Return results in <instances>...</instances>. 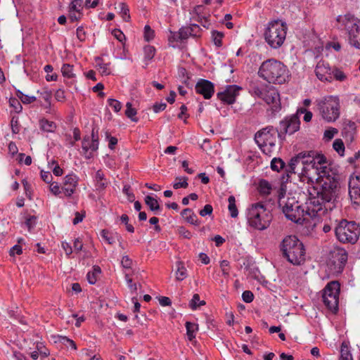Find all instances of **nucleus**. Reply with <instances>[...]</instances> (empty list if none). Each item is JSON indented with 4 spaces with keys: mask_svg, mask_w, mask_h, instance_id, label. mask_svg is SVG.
Listing matches in <instances>:
<instances>
[{
    "mask_svg": "<svg viewBox=\"0 0 360 360\" xmlns=\"http://www.w3.org/2000/svg\"><path fill=\"white\" fill-rule=\"evenodd\" d=\"M82 148L86 158L92 157L91 152H95L98 149V143L94 141H91L89 136H85L82 142Z\"/></svg>",
    "mask_w": 360,
    "mask_h": 360,
    "instance_id": "nucleus-20",
    "label": "nucleus"
},
{
    "mask_svg": "<svg viewBox=\"0 0 360 360\" xmlns=\"http://www.w3.org/2000/svg\"><path fill=\"white\" fill-rule=\"evenodd\" d=\"M101 273V269L98 266H94L93 271L89 272L86 275L87 280L90 284L96 283L98 276Z\"/></svg>",
    "mask_w": 360,
    "mask_h": 360,
    "instance_id": "nucleus-34",
    "label": "nucleus"
},
{
    "mask_svg": "<svg viewBox=\"0 0 360 360\" xmlns=\"http://www.w3.org/2000/svg\"><path fill=\"white\" fill-rule=\"evenodd\" d=\"M127 109L125 110V115L129 118L131 121L137 122L138 118L136 117V110L132 108V105L130 102H127L126 104Z\"/></svg>",
    "mask_w": 360,
    "mask_h": 360,
    "instance_id": "nucleus-35",
    "label": "nucleus"
},
{
    "mask_svg": "<svg viewBox=\"0 0 360 360\" xmlns=\"http://www.w3.org/2000/svg\"><path fill=\"white\" fill-rule=\"evenodd\" d=\"M349 194L352 199L357 200L360 197V188L359 186H352V183L349 185Z\"/></svg>",
    "mask_w": 360,
    "mask_h": 360,
    "instance_id": "nucleus-45",
    "label": "nucleus"
},
{
    "mask_svg": "<svg viewBox=\"0 0 360 360\" xmlns=\"http://www.w3.org/2000/svg\"><path fill=\"white\" fill-rule=\"evenodd\" d=\"M246 218L249 226L258 231H264L270 226L273 216L266 205L259 202L252 204L247 209Z\"/></svg>",
    "mask_w": 360,
    "mask_h": 360,
    "instance_id": "nucleus-4",
    "label": "nucleus"
},
{
    "mask_svg": "<svg viewBox=\"0 0 360 360\" xmlns=\"http://www.w3.org/2000/svg\"><path fill=\"white\" fill-rule=\"evenodd\" d=\"M37 218L34 216H30L25 221V225L27 226L29 231L33 228L36 224Z\"/></svg>",
    "mask_w": 360,
    "mask_h": 360,
    "instance_id": "nucleus-62",
    "label": "nucleus"
},
{
    "mask_svg": "<svg viewBox=\"0 0 360 360\" xmlns=\"http://www.w3.org/2000/svg\"><path fill=\"white\" fill-rule=\"evenodd\" d=\"M266 104L270 105V109L273 113L278 112L281 108L280 95L275 89H269L265 91L262 98Z\"/></svg>",
    "mask_w": 360,
    "mask_h": 360,
    "instance_id": "nucleus-16",
    "label": "nucleus"
},
{
    "mask_svg": "<svg viewBox=\"0 0 360 360\" xmlns=\"http://www.w3.org/2000/svg\"><path fill=\"white\" fill-rule=\"evenodd\" d=\"M317 109L322 118L328 122L340 117V100L338 96H327L316 101Z\"/></svg>",
    "mask_w": 360,
    "mask_h": 360,
    "instance_id": "nucleus-9",
    "label": "nucleus"
},
{
    "mask_svg": "<svg viewBox=\"0 0 360 360\" xmlns=\"http://www.w3.org/2000/svg\"><path fill=\"white\" fill-rule=\"evenodd\" d=\"M18 156L20 162L24 161V163L27 166L32 164V158L30 156H25L24 153H20Z\"/></svg>",
    "mask_w": 360,
    "mask_h": 360,
    "instance_id": "nucleus-61",
    "label": "nucleus"
},
{
    "mask_svg": "<svg viewBox=\"0 0 360 360\" xmlns=\"http://www.w3.org/2000/svg\"><path fill=\"white\" fill-rule=\"evenodd\" d=\"M220 267L221 269L222 274L224 276H228L229 275V262L227 260H222L220 262Z\"/></svg>",
    "mask_w": 360,
    "mask_h": 360,
    "instance_id": "nucleus-52",
    "label": "nucleus"
},
{
    "mask_svg": "<svg viewBox=\"0 0 360 360\" xmlns=\"http://www.w3.org/2000/svg\"><path fill=\"white\" fill-rule=\"evenodd\" d=\"M205 304V301L200 300V296L198 294H194L193 298L191 299L189 306L192 309H196L197 307L200 306H202Z\"/></svg>",
    "mask_w": 360,
    "mask_h": 360,
    "instance_id": "nucleus-40",
    "label": "nucleus"
},
{
    "mask_svg": "<svg viewBox=\"0 0 360 360\" xmlns=\"http://www.w3.org/2000/svg\"><path fill=\"white\" fill-rule=\"evenodd\" d=\"M183 218L189 224L195 226L200 225V221L198 220L196 214L190 208H186L182 210L181 213Z\"/></svg>",
    "mask_w": 360,
    "mask_h": 360,
    "instance_id": "nucleus-22",
    "label": "nucleus"
},
{
    "mask_svg": "<svg viewBox=\"0 0 360 360\" xmlns=\"http://www.w3.org/2000/svg\"><path fill=\"white\" fill-rule=\"evenodd\" d=\"M333 147L340 155H343L345 151V145L341 139H335L333 142Z\"/></svg>",
    "mask_w": 360,
    "mask_h": 360,
    "instance_id": "nucleus-46",
    "label": "nucleus"
},
{
    "mask_svg": "<svg viewBox=\"0 0 360 360\" xmlns=\"http://www.w3.org/2000/svg\"><path fill=\"white\" fill-rule=\"evenodd\" d=\"M212 37L214 41V44L220 47L222 45V38L224 37V34L221 32H219L217 30H213L212 32Z\"/></svg>",
    "mask_w": 360,
    "mask_h": 360,
    "instance_id": "nucleus-43",
    "label": "nucleus"
},
{
    "mask_svg": "<svg viewBox=\"0 0 360 360\" xmlns=\"http://www.w3.org/2000/svg\"><path fill=\"white\" fill-rule=\"evenodd\" d=\"M287 29L286 23L281 20L269 22L264 32L266 43L273 49L281 47L285 40Z\"/></svg>",
    "mask_w": 360,
    "mask_h": 360,
    "instance_id": "nucleus-8",
    "label": "nucleus"
},
{
    "mask_svg": "<svg viewBox=\"0 0 360 360\" xmlns=\"http://www.w3.org/2000/svg\"><path fill=\"white\" fill-rule=\"evenodd\" d=\"M178 75L179 76V77H181L183 79H184V83L186 85V86H188V80L189 79V77L188 75V72H187V70L186 68H179L178 69Z\"/></svg>",
    "mask_w": 360,
    "mask_h": 360,
    "instance_id": "nucleus-50",
    "label": "nucleus"
},
{
    "mask_svg": "<svg viewBox=\"0 0 360 360\" xmlns=\"http://www.w3.org/2000/svg\"><path fill=\"white\" fill-rule=\"evenodd\" d=\"M179 38L183 40L191 37V32L188 27H182L179 30Z\"/></svg>",
    "mask_w": 360,
    "mask_h": 360,
    "instance_id": "nucleus-51",
    "label": "nucleus"
},
{
    "mask_svg": "<svg viewBox=\"0 0 360 360\" xmlns=\"http://www.w3.org/2000/svg\"><path fill=\"white\" fill-rule=\"evenodd\" d=\"M195 89L196 93L202 95L205 99L211 98L214 93V84L205 79H200L196 83Z\"/></svg>",
    "mask_w": 360,
    "mask_h": 360,
    "instance_id": "nucleus-17",
    "label": "nucleus"
},
{
    "mask_svg": "<svg viewBox=\"0 0 360 360\" xmlns=\"http://www.w3.org/2000/svg\"><path fill=\"white\" fill-rule=\"evenodd\" d=\"M144 58L148 60H150L153 58L155 53V49L154 46L147 45L143 49Z\"/></svg>",
    "mask_w": 360,
    "mask_h": 360,
    "instance_id": "nucleus-44",
    "label": "nucleus"
},
{
    "mask_svg": "<svg viewBox=\"0 0 360 360\" xmlns=\"http://www.w3.org/2000/svg\"><path fill=\"white\" fill-rule=\"evenodd\" d=\"M120 11L119 13L122 18V19L125 22H129L130 20V15H129V8L128 6L124 2H121L118 5Z\"/></svg>",
    "mask_w": 360,
    "mask_h": 360,
    "instance_id": "nucleus-33",
    "label": "nucleus"
},
{
    "mask_svg": "<svg viewBox=\"0 0 360 360\" xmlns=\"http://www.w3.org/2000/svg\"><path fill=\"white\" fill-rule=\"evenodd\" d=\"M186 334L188 339L192 341L195 338V332L198 330V325L192 322H186Z\"/></svg>",
    "mask_w": 360,
    "mask_h": 360,
    "instance_id": "nucleus-27",
    "label": "nucleus"
},
{
    "mask_svg": "<svg viewBox=\"0 0 360 360\" xmlns=\"http://www.w3.org/2000/svg\"><path fill=\"white\" fill-rule=\"evenodd\" d=\"M187 177H176V182L173 184V188L174 189H179L180 188H186L188 187V184L187 182Z\"/></svg>",
    "mask_w": 360,
    "mask_h": 360,
    "instance_id": "nucleus-39",
    "label": "nucleus"
},
{
    "mask_svg": "<svg viewBox=\"0 0 360 360\" xmlns=\"http://www.w3.org/2000/svg\"><path fill=\"white\" fill-rule=\"evenodd\" d=\"M338 21L342 22L347 31L350 44L360 49V20L349 13L339 16Z\"/></svg>",
    "mask_w": 360,
    "mask_h": 360,
    "instance_id": "nucleus-12",
    "label": "nucleus"
},
{
    "mask_svg": "<svg viewBox=\"0 0 360 360\" xmlns=\"http://www.w3.org/2000/svg\"><path fill=\"white\" fill-rule=\"evenodd\" d=\"M9 103L10 105L14 108L18 112L21 110L22 106L18 99L10 98Z\"/></svg>",
    "mask_w": 360,
    "mask_h": 360,
    "instance_id": "nucleus-64",
    "label": "nucleus"
},
{
    "mask_svg": "<svg viewBox=\"0 0 360 360\" xmlns=\"http://www.w3.org/2000/svg\"><path fill=\"white\" fill-rule=\"evenodd\" d=\"M176 270L175 271L176 279L179 281L184 280L187 276V269H186L184 264L182 261H178L176 262Z\"/></svg>",
    "mask_w": 360,
    "mask_h": 360,
    "instance_id": "nucleus-24",
    "label": "nucleus"
},
{
    "mask_svg": "<svg viewBox=\"0 0 360 360\" xmlns=\"http://www.w3.org/2000/svg\"><path fill=\"white\" fill-rule=\"evenodd\" d=\"M108 103L115 112H120L122 108V103L117 100L109 98L108 100Z\"/></svg>",
    "mask_w": 360,
    "mask_h": 360,
    "instance_id": "nucleus-47",
    "label": "nucleus"
},
{
    "mask_svg": "<svg viewBox=\"0 0 360 360\" xmlns=\"http://www.w3.org/2000/svg\"><path fill=\"white\" fill-rule=\"evenodd\" d=\"M84 4L83 0H72L68 6L69 12H76L77 13L83 14Z\"/></svg>",
    "mask_w": 360,
    "mask_h": 360,
    "instance_id": "nucleus-30",
    "label": "nucleus"
},
{
    "mask_svg": "<svg viewBox=\"0 0 360 360\" xmlns=\"http://www.w3.org/2000/svg\"><path fill=\"white\" fill-rule=\"evenodd\" d=\"M121 264L124 268L129 269L131 266L132 260L127 255H125L122 257Z\"/></svg>",
    "mask_w": 360,
    "mask_h": 360,
    "instance_id": "nucleus-59",
    "label": "nucleus"
},
{
    "mask_svg": "<svg viewBox=\"0 0 360 360\" xmlns=\"http://www.w3.org/2000/svg\"><path fill=\"white\" fill-rule=\"evenodd\" d=\"M96 61V66L102 75H109L111 73L110 63H104L101 58H97Z\"/></svg>",
    "mask_w": 360,
    "mask_h": 360,
    "instance_id": "nucleus-28",
    "label": "nucleus"
},
{
    "mask_svg": "<svg viewBox=\"0 0 360 360\" xmlns=\"http://www.w3.org/2000/svg\"><path fill=\"white\" fill-rule=\"evenodd\" d=\"M250 92L254 94L255 96L262 98L263 95L264 94L265 91H264L263 89L259 88L257 85H253L251 86Z\"/></svg>",
    "mask_w": 360,
    "mask_h": 360,
    "instance_id": "nucleus-54",
    "label": "nucleus"
},
{
    "mask_svg": "<svg viewBox=\"0 0 360 360\" xmlns=\"http://www.w3.org/2000/svg\"><path fill=\"white\" fill-rule=\"evenodd\" d=\"M315 74L318 79L323 82H331L332 76L329 64L323 60L319 61L315 68Z\"/></svg>",
    "mask_w": 360,
    "mask_h": 360,
    "instance_id": "nucleus-18",
    "label": "nucleus"
},
{
    "mask_svg": "<svg viewBox=\"0 0 360 360\" xmlns=\"http://www.w3.org/2000/svg\"><path fill=\"white\" fill-rule=\"evenodd\" d=\"M340 290V283L338 281H331L323 290V302L328 309L333 314L338 311Z\"/></svg>",
    "mask_w": 360,
    "mask_h": 360,
    "instance_id": "nucleus-13",
    "label": "nucleus"
},
{
    "mask_svg": "<svg viewBox=\"0 0 360 360\" xmlns=\"http://www.w3.org/2000/svg\"><path fill=\"white\" fill-rule=\"evenodd\" d=\"M335 234L340 243L354 244L359 239L360 227L354 221L342 219L335 227Z\"/></svg>",
    "mask_w": 360,
    "mask_h": 360,
    "instance_id": "nucleus-7",
    "label": "nucleus"
},
{
    "mask_svg": "<svg viewBox=\"0 0 360 360\" xmlns=\"http://www.w3.org/2000/svg\"><path fill=\"white\" fill-rule=\"evenodd\" d=\"M39 126L41 129L46 132H53L56 129V123L46 119L40 120Z\"/></svg>",
    "mask_w": 360,
    "mask_h": 360,
    "instance_id": "nucleus-26",
    "label": "nucleus"
},
{
    "mask_svg": "<svg viewBox=\"0 0 360 360\" xmlns=\"http://www.w3.org/2000/svg\"><path fill=\"white\" fill-rule=\"evenodd\" d=\"M317 163L314 166H309V167H301L300 172L297 173L302 181L307 179L308 183L338 181V175L336 170L333 169L328 165L325 156L318 158Z\"/></svg>",
    "mask_w": 360,
    "mask_h": 360,
    "instance_id": "nucleus-2",
    "label": "nucleus"
},
{
    "mask_svg": "<svg viewBox=\"0 0 360 360\" xmlns=\"http://www.w3.org/2000/svg\"><path fill=\"white\" fill-rule=\"evenodd\" d=\"M333 76L334 79L339 82H344L347 79V75L338 68L334 69L331 72V76Z\"/></svg>",
    "mask_w": 360,
    "mask_h": 360,
    "instance_id": "nucleus-42",
    "label": "nucleus"
},
{
    "mask_svg": "<svg viewBox=\"0 0 360 360\" xmlns=\"http://www.w3.org/2000/svg\"><path fill=\"white\" fill-rule=\"evenodd\" d=\"M96 187L97 190H103L108 184L104 174L101 170H98L95 176Z\"/></svg>",
    "mask_w": 360,
    "mask_h": 360,
    "instance_id": "nucleus-25",
    "label": "nucleus"
},
{
    "mask_svg": "<svg viewBox=\"0 0 360 360\" xmlns=\"http://www.w3.org/2000/svg\"><path fill=\"white\" fill-rule=\"evenodd\" d=\"M145 203L153 212H156L160 210L158 200L150 195H146L145 197Z\"/></svg>",
    "mask_w": 360,
    "mask_h": 360,
    "instance_id": "nucleus-31",
    "label": "nucleus"
},
{
    "mask_svg": "<svg viewBox=\"0 0 360 360\" xmlns=\"http://www.w3.org/2000/svg\"><path fill=\"white\" fill-rule=\"evenodd\" d=\"M155 37L154 31L151 29V27L146 25L144 27V39L146 41H149L152 40Z\"/></svg>",
    "mask_w": 360,
    "mask_h": 360,
    "instance_id": "nucleus-48",
    "label": "nucleus"
},
{
    "mask_svg": "<svg viewBox=\"0 0 360 360\" xmlns=\"http://www.w3.org/2000/svg\"><path fill=\"white\" fill-rule=\"evenodd\" d=\"M229 206L228 209L230 212V215L233 218H236L238 215V211L236 205V198L233 195H230L228 198Z\"/></svg>",
    "mask_w": 360,
    "mask_h": 360,
    "instance_id": "nucleus-32",
    "label": "nucleus"
},
{
    "mask_svg": "<svg viewBox=\"0 0 360 360\" xmlns=\"http://www.w3.org/2000/svg\"><path fill=\"white\" fill-rule=\"evenodd\" d=\"M60 342H63V344L67 345L68 346H70L73 349H77L76 344L73 340L69 339L68 338H67L65 336H60Z\"/></svg>",
    "mask_w": 360,
    "mask_h": 360,
    "instance_id": "nucleus-56",
    "label": "nucleus"
},
{
    "mask_svg": "<svg viewBox=\"0 0 360 360\" xmlns=\"http://www.w3.org/2000/svg\"><path fill=\"white\" fill-rule=\"evenodd\" d=\"M11 129L13 134H18L20 131L18 118L13 117L11 120Z\"/></svg>",
    "mask_w": 360,
    "mask_h": 360,
    "instance_id": "nucleus-58",
    "label": "nucleus"
},
{
    "mask_svg": "<svg viewBox=\"0 0 360 360\" xmlns=\"http://www.w3.org/2000/svg\"><path fill=\"white\" fill-rule=\"evenodd\" d=\"M16 96L21 100V101L24 104H30L36 101L35 96H30L26 94H24L21 91L18 90L16 91Z\"/></svg>",
    "mask_w": 360,
    "mask_h": 360,
    "instance_id": "nucleus-38",
    "label": "nucleus"
},
{
    "mask_svg": "<svg viewBox=\"0 0 360 360\" xmlns=\"http://www.w3.org/2000/svg\"><path fill=\"white\" fill-rule=\"evenodd\" d=\"M61 72L64 77L71 79L75 77V74L73 72V65L65 63L63 64L61 68Z\"/></svg>",
    "mask_w": 360,
    "mask_h": 360,
    "instance_id": "nucleus-36",
    "label": "nucleus"
},
{
    "mask_svg": "<svg viewBox=\"0 0 360 360\" xmlns=\"http://www.w3.org/2000/svg\"><path fill=\"white\" fill-rule=\"evenodd\" d=\"M22 253V247L19 245H15L10 249L9 255L11 257L15 256V255H20Z\"/></svg>",
    "mask_w": 360,
    "mask_h": 360,
    "instance_id": "nucleus-57",
    "label": "nucleus"
},
{
    "mask_svg": "<svg viewBox=\"0 0 360 360\" xmlns=\"http://www.w3.org/2000/svg\"><path fill=\"white\" fill-rule=\"evenodd\" d=\"M101 235L102 238L110 245L122 240V236L117 233H111L105 229L101 231Z\"/></svg>",
    "mask_w": 360,
    "mask_h": 360,
    "instance_id": "nucleus-23",
    "label": "nucleus"
},
{
    "mask_svg": "<svg viewBox=\"0 0 360 360\" xmlns=\"http://www.w3.org/2000/svg\"><path fill=\"white\" fill-rule=\"evenodd\" d=\"M324 156L314 150L302 151L295 156L292 157L286 168L288 176L289 174H295L299 172L298 167H309L314 166L317 163L318 158Z\"/></svg>",
    "mask_w": 360,
    "mask_h": 360,
    "instance_id": "nucleus-10",
    "label": "nucleus"
},
{
    "mask_svg": "<svg viewBox=\"0 0 360 360\" xmlns=\"http://www.w3.org/2000/svg\"><path fill=\"white\" fill-rule=\"evenodd\" d=\"M278 205L289 220L297 224H302L307 221L304 208L299 203L295 196H291L290 194L286 197L283 195H279Z\"/></svg>",
    "mask_w": 360,
    "mask_h": 360,
    "instance_id": "nucleus-6",
    "label": "nucleus"
},
{
    "mask_svg": "<svg viewBox=\"0 0 360 360\" xmlns=\"http://www.w3.org/2000/svg\"><path fill=\"white\" fill-rule=\"evenodd\" d=\"M338 133V129L335 128H331L330 129L326 130L324 132V137L328 140L332 139L334 136Z\"/></svg>",
    "mask_w": 360,
    "mask_h": 360,
    "instance_id": "nucleus-60",
    "label": "nucleus"
},
{
    "mask_svg": "<svg viewBox=\"0 0 360 360\" xmlns=\"http://www.w3.org/2000/svg\"><path fill=\"white\" fill-rule=\"evenodd\" d=\"M258 75L269 83L282 84L288 80L290 72L282 62L271 58L262 63Z\"/></svg>",
    "mask_w": 360,
    "mask_h": 360,
    "instance_id": "nucleus-3",
    "label": "nucleus"
},
{
    "mask_svg": "<svg viewBox=\"0 0 360 360\" xmlns=\"http://www.w3.org/2000/svg\"><path fill=\"white\" fill-rule=\"evenodd\" d=\"M300 121L297 115L286 117L279 123L278 137L284 139L286 134H292L300 129Z\"/></svg>",
    "mask_w": 360,
    "mask_h": 360,
    "instance_id": "nucleus-14",
    "label": "nucleus"
},
{
    "mask_svg": "<svg viewBox=\"0 0 360 360\" xmlns=\"http://www.w3.org/2000/svg\"><path fill=\"white\" fill-rule=\"evenodd\" d=\"M78 177L74 174H68L65 176L63 181V186L62 191L68 197H70L75 192L77 186Z\"/></svg>",
    "mask_w": 360,
    "mask_h": 360,
    "instance_id": "nucleus-19",
    "label": "nucleus"
},
{
    "mask_svg": "<svg viewBox=\"0 0 360 360\" xmlns=\"http://www.w3.org/2000/svg\"><path fill=\"white\" fill-rule=\"evenodd\" d=\"M271 185L265 179H262L258 186V191L262 195H267L271 193Z\"/></svg>",
    "mask_w": 360,
    "mask_h": 360,
    "instance_id": "nucleus-29",
    "label": "nucleus"
},
{
    "mask_svg": "<svg viewBox=\"0 0 360 360\" xmlns=\"http://www.w3.org/2000/svg\"><path fill=\"white\" fill-rule=\"evenodd\" d=\"M212 212H213L212 206L210 204H207L204 206L203 209H202L200 211L199 214L202 217H205L206 215L212 214Z\"/></svg>",
    "mask_w": 360,
    "mask_h": 360,
    "instance_id": "nucleus-55",
    "label": "nucleus"
},
{
    "mask_svg": "<svg viewBox=\"0 0 360 360\" xmlns=\"http://www.w3.org/2000/svg\"><path fill=\"white\" fill-rule=\"evenodd\" d=\"M243 300L246 303H250L253 301L254 295L250 290H245L242 294Z\"/></svg>",
    "mask_w": 360,
    "mask_h": 360,
    "instance_id": "nucleus-53",
    "label": "nucleus"
},
{
    "mask_svg": "<svg viewBox=\"0 0 360 360\" xmlns=\"http://www.w3.org/2000/svg\"><path fill=\"white\" fill-rule=\"evenodd\" d=\"M283 256L294 265H300L305 260L303 243L295 236H285L280 244Z\"/></svg>",
    "mask_w": 360,
    "mask_h": 360,
    "instance_id": "nucleus-5",
    "label": "nucleus"
},
{
    "mask_svg": "<svg viewBox=\"0 0 360 360\" xmlns=\"http://www.w3.org/2000/svg\"><path fill=\"white\" fill-rule=\"evenodd\" d=\"M285 165V162L281 158H274L271 162V168L274 171L278 172L284 168Z\"/></svg>",
    "mask_w": 360,
    "mask_h": 360,
    "instance_id": "nucleus-37",
    "label": "nucleus"
},
{
    "mask_svg": "<svg viewBox=\"0 0 360 360\" xmlns=\"http://www.w3.org/2000/svg\"><path fill=\"white\" fill-rule=\"evenodd\" d=\"M334 264L337 265V271H342L347 260V253L345 250H340L333 255Z\"/></svg>",
    "mask_w": 360,
    "mask_h": 360,
    "instance_id": "nucleus-21",
    "label": "nucleus"
},
{
    "mask_svg": "<svg viewBox=\"0 0 360 360\" xmlns=\"http://www.w3.org/2000/svg\"><path fill=\"white\" fill-rule=\"evenodd\" d=\"M339 181L323 183L321 188L316 195L310 193V197L305 202L304 213L307 221L316 216H321L328 210L332 209V203L337 196Z\"/></svg>",
    "mask_w": 360,
    "mask_h": 360,
    "instance_id": "nucleus-1",
    "label": "nucleus"
},
{
    "mask_svg": "<svg viewBox=\"0 0 360 360\" xmlns=\"http://www.w3.org/2000/svg\"><path fill=\"white\" fill-rule=\"evenodd\" d=\"M340 360H352L349 347L345 343L341 345Z\"/></svg>",
    "mask_w": 360,
    "mask_h": 360,
    "instance_id": "nucleus-41",
    "label": "nucleus"
},
{
    "mask_svg": "<svg viewBox=\"0 0 360 360\" xmlns=\"http://www.w3.org/2000/svg\"><path fill=\"white\" fill-rule=\"evenodd\" d=\"M189 30L191 32V37H200V32H201V28L200 26L197 24H191L190 26H188Z\"/></svg>",
    "mask_w": 360,
    "mask_h": 360,
    "instance_id": "nucleus-49",
    "label": "nucleus"
},
{
    "mask_svg": "<svg viewBox=\"0 0 360 360\" xmlns=\"http://www.w3.org/2000/svg\"><path fill=\"white\" fill-rule=\"evenodd\" d=\"M77 37L80 41H84L86 39V33L84 30L83 27H79L77 29Z\"/></svg>",
    "mask_w": 360,
    "mask_h": 360,
    "instance_id": "nucleus-63",
    "label": "nucleus"
},
{
    "mask_svg": "<svg viewBox=\"0 0 360 360\" xmlns=\"http://www.w3.org/2000/svg\"><path fill=\"white\" fill-rule=\"evenodd\" d=\"M240 90L241 87L238 85H227L223 91L217 94V97L224 103L233 104L235 103Z\"/></svg>",
    "mask_w": 360,
    "mask_h": 360,
    "instance_id": "nucleus-15",
    "label": "nucleus"
},
{
    "mask_svg": "<svg viewBox=\"0 0 360 360\" xmlns=\"http://www.w3.org/2000/svg\"><path fill=\"white\" fill-rule=\"evenodd\" d=\"M278 132V129L267 126L255 134V141L264 153L269 155L271 153L276 145Z\"/></svg>",
    "mask_w": 360,
    "mask_h": 360,
    "instance_id": "nucleus-11",
    "label": "nucleus"
}]
</instances>
